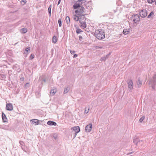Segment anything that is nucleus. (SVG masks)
<instances>
[{
    "label": "nucleus",
    "instance_id": "nucleus-1",
    "mask_svg": "<svg viewBox=\"0 0 156 156\" xmlns=\"http://www.w3.org/2000/svg\"><path fill=\"white\" fill-rule=\"evenodd\" d=\"M80 4L79 3V21L80 23L79 25L81 28L84 29L87 27L86 19L84 16L85 14L84 13L85 9L82 6L80 5Z\"/></svg>",
    "mask_w": 156,
    "mask_h": 156
},
{
    "label": "nucleus",
    "instance_id": "nucleus-2",
    "mask_svg": "<svg viewBox=\"0 0 156 156\" xmlns=\"http://www.w3.org/2000/svg\"><path fill=\"white\" fill-rule=\"evenodd\" d=\"M94 34L96 37L99 40L102 39L105 37L104 32L101 29L96 30Z\"/></svg>",
    "mask_w": 156,
    "mask_h": 156
},
{
    "label": "nucleus",
    "instance_id": "nucleus-3",
    "mask_svg": "<svg viewBox=\"0 0 156 156\" xmlns=\"http://www.w3.org/2000/svg\"><path fill=\"white\" fill-rule=\"evenodd\" d=\"M149 83L153 89L154 90H155V87L156 86V72L154 73L153 77L150 79Z\"/></svg>",
    "mask_w": 156,
    "mask_h": 156
},
{
    "label": "nucleus",
    "instance_id": "nucleus-4",
    "mask_svg": "<svg viewBox=\"0 0 156 156\" xmlns=\"http://www.w3.org/2000/svg\"><path fill=\"white\" fill-rule=\"evenodd\" d=\"M127 84L128 85V90L130 92H132L133 89V84L132 79H130L127 81Z\"/></svg>",
    "mask_w": 156,
    "mask_h": 156
},
{
    "label": "nucleus",
    "instance_id": "nucleus-5",
    "mask_svg": "<svg viewBox=\"0 0 156 156\" xmlns=\"http://www.w3.org/2000/svg\"><path fill=\"white\" fill-rule=\"evenodd\" d=\"M73 18L74 22L78 21V9H76L73 12Z\"/></svg>",
    "mask_w": 156,
    "mask_h": 156
},
{
    "label": "nucleus",
    "instance_id": "nucleus-6",
    "mask_svg": "<svg viewBox=\"0 0 156 156\" xmlns=\"http://www.w3.org/2000/svg\"><path fill=\"white\" fill-rule=\"evenodd\" d=\"M131 18L135 23H136L140 20V16L138 14L133 15Z\"/></svg>",
    "mask_w": 156,
    "mask_h": 156
},
{
    "label": "nucleus",
    "instance_id": "nucleus-7",
    "mask_svg": "<svg viewBox=\"0 0 156 156\" xmlns=\"http://www.w3.org/2000/svg\"><path fill=\"white\" fill-rule=\"evenodd\" d=\"M140 15L141 17L144 18L147 16V13L145 9L141 10L139 12Z\"/></svg>",
    "mask_w": 156,
    "mask_h": 156
},
{
    "label": "nucleus",
    "instance_id": "nucleus-8",
    "mask_svg": "<svg viewBox=\"0 0 156 156\" xmlns=\"http://www.w3.org/2000/svg\"><path fill=\"white\" fill-rule=\"evenodd\" d=\"M74 26L73 27V29L74 31L76 30V33L78 34V21L73 22Z\"/></svg>",
    "mask_w": 156,
    "mask_h": 156
},
{
    "label": "nucleus",
    "instance_id": "nucleus-9",
    "mask_svg": "<svg viewBox=\"0 0 156 156\" xmlns=\"http://www.w3.org/2000/svg\"><path fill=\"white\" fill-rule=\"evenodd\" d=\"M6 109L7 110L12 111L13 109V107L12 104L11 103L7 104Z\"/></svg>",
    "mask_w": 156,
    "mask_h": 156
},
{
    "label": "nucleus",
    "instance_id": "nucleus-10",
    "mask_svg": "<svg viewBox=\"0 0 156 156\" xmlns=\"http://www.w3.org/2000/svg\"><path fill=\"white\" fill-rule=\"evenodd\" d=\"M92 124L91 123L87 125L85 128L86 131L87 132H90L92 129Z\"/></svg>",
    "mask_w": 156,
    "mask_h": 156
},
{
    "label": "nucleus",
    "instance_id": "nucleus-11",
    "mask_svg": "<svg viewBox=\"0 0 156 156\" xmlns=\"http://www.w3.org/2000/svg\"><path fill=\"white\" fill-rule=\"evenodd\" d=\"M2 118L3 120V122H7V119L5 115L3 113H2Z\"/></svg>",
    "mask_w": 156,
    "mask_h": 156
},
{
    "label": "nucleus",
    "instance_id": "nucleus-12",
    "mask_svg": "<svg viewBox=\"0 0 156 156\" xmlns=\"http://www.w3.org/2000/svg\"><path fill=\"white\" fill-rule=\"evenodd\" d=\"M47 124L50 126H55L57 125L56 123L55 122L49 121L47 122Z\"/></svg>",
    "mask_w": 156,
    "mask_h": 156
},
{
    "label": "nucleus",
    "instance_id": "nucleus-13",
    "mask_svg": "<svg viewBox=\"0 0 156 156\" xmlns=\"http://www.w3.org/2000/svg\"><path fill=\"white\" fill-rule=\"evenodd\" d=\"M77 127H78V126H74L71 128V129H73L75 132V133L74 137L76 136L77 134V133H78V131H76L77 130V129H78Z\"/></svg>",
    "mask_w": 156,
    "mask_h": 156
},
{
    "label": "nucleus",
    "instance_id": "nucleus-14",
    "mask_svg": "<svg viewBox=\"0 0 156 156\" xmlns=\"http://www.w3.org/2000/svg\"><path fill=\"white\" fill-rule=\"evenodd\" d=\"M142 141H140L139 140V139L138 138H136L135 139H133V143L136 144V145H137V144H138L139 142H142Z\"/></svg>",
    "mask_w": 156,
    "mask_h": 156
},
{
    "label": "nucleus",
    "instance_id": "nucleus-15",
    "mask_svg": "<svg viewBox=\"0 0 156 156\" xmlns=\"http://www.w3.org/2000/svg\"><path fill=\"white\" fill-rule=\"evenodd\" d=\"M30 122L33 124L35 123L36 125H38L39 124V120L37 119L31 120Z\"/></svg>",
    "mask_w": 156,
    "mask_h": 156
},
{
    "label": "nucleus",
    "instance_id": "nucleus-16",
    "mask_svg": "<svg viewBox=\"0 0 156 156\" xmlns=\"http://www.w3.org/2000/svg\"><path fill=\"white\" fill-rule=\"evenodd\" d=\"M19 143L20 144L21 147L22 148V149L25 152H26V151L23 148V146H24L25 144L22 141H20Z\"/></svg>",
    "mask_w": 156,
    "mask_h": 156
},
{
    "label": "nucleus",
    "instance_id": "nucleus-17",
    "mask_svg": "<svg viewBox=\"0 0 156 156\" xmlns=\"http://www.w3.org/2000/svg\"><path fill=\"white\" fill-rule=\"evenodd\" d=\"M57 40L58 39L57 38L56 36H54L52 39V42L53 43H55L57 41Z\"/></svg>",
    "mask_w": 156,
    "mask_h": 156
},
{
    "label": "nucleus",
    "instance_id": "nucleus-18",
    "mask_svg": "<svg viewBox=\"0 0 156 156\" xmlns=\"http://www.w3.org/2000/svg\"><path fill=\"white\" fill-rule=\"evenodd\" d=\"M130 32V29H125L123 30V33L125 35H127Z\"/></svg>",
    "mask_w": 156,
    "mask_h": 156
},
{
    "label": "nucleus",
    "instance_id": "nucleus-19",
    "mask_svg": "<svg viewBox=\"0 0 156 156\" xmlns=\"http://www.w3.org/2000/svg\"><path fill=\"white\" fill-rule=\"evenodd\" d=\"M137 84L139 87H140L142 85V82L140 81V78H138L137 81L136 82Z\"/></svg>",
    "mask_w": 156,
    "mask_h": 156
},
{
    "label": "nucleus",
    "instance_id": "nucleus-20",
    "mask_svg": "<svg viewBox=\"0 0 156 156\" xmlns=\"http://www.w3.org/2000/svg\"><path fill=\"white\" fill-rule=\"evenodd\" d=\"M56 92V89L51 90L50 91V94L52 96L54 95Z\"/></svg>",
    "mask_w": 156,
    "mask_h": 156
},
{
    "label": "nucleus",
    "instance_id": "nucleus-21",
    "mask_svg": "<svg viewBox=\"0 0 156 156\" xmlns=\"http://www.w3.org/2000/svg\"><path fill=\"white\" fill-rule=\"evenodd\" d=\"M69 90V88L68 87H65L64 89V94H65L67 93Z\"/></svg>",
    "mask_w": 156,
    "mask_h": 156
},
{
    "label": "nucleus",
    "instance_id": "nucleus-22",
    "mask_svg": "<svg viewBox=\"0 0 156 156\" xmlns=\"http://www.w3.org/2000/svg\"><path fill=\"white\" fill-rule=\"evenodd\" d=\"M30 47H28L27 48H26V49L25 50V51H26V52H24V54H26V57L27 56V55L28 54V52L29 51H30Z\"/></svg>",
    "mask_w": 156,
    "mask_h": 156
},
{
    "label": "nucleus",
    "instance_id": "nucleus-23",
    "mask_svg": "<svg viewBox=\"0 0 156 156\" xmlns=\"http://www.w3.org/2000/svg\"><path fill=\"white\" fill-rule=\"evenodd\" d=\"M0 78H2V80H4L6 78V75L3 74H0Z\"/></svg>",
    "mask_w": 156,
    "mask_h": 156
},
{
    "label": "nucleus",
    "instance_id": "nucleus-24",
    "mask_svg": "<svg viewBox=\"0 0 156 156\" xmlns=\"http://www.w3.org/2000/svg\"><path fill=\"white\" fill-rule=\"evenodd\" d=\"M51 5L49 7L48 9V12L50 16H51Z\"/></svg>",
    "mask_w": 156,
    "mask_h": 156
},
{
    "label": "nucleus",
    "instance_id": "nucleus-25",
    "mask_svg": "<svg viewBox=\"0 0 156 156\" xmlns=\"http://www.w3.org/2000/svg\"><path fill=\"white\" fill-rule=\"evenodd\" d=\"M66 21V22L67 24H68L70 23V18L69 16H67L66 19H65Z\"/></svg>",
    "mask_w": 156,
    "mask_h": 156
},
{
    "label": "nucleus",
    "instance_id": "nucleus-26",
    "mask_svg": "<svg viewBox=\"0 0 156 156\" xmlns=\"http://www.w3.org/2000/svg\"><path fill=\"white\" fill-rule=\"evenodd\" d=\"M21 31L23 33H25L27 32V29L25 28H23L21 29Z\"/></svg>",
    "mask_w": 156,
    "mask_h": 156
},
{
    "label": "nucleus",
    "instance_id": "nucleus-27",
    "mask_svg": "<svg viewBox=\"0 0 156 156\" xmlns=\"http://www.w3.org/2000/svg\"><path fill=\"white\" fill-rule=\"evenodd\" d=\"M27 2L26 0H21L20 3L22 5H24Z\"/></svg>",
    "mask_w": 156,
    "mask_h": 156
},
{
    "label": "nucleus",
    "instance_id": "nucleus-28",
    "mask_svg": "<svg viewBox=\"0 0 156 156\" xmlns=\"http://www.w3.org/2000/svg\"><path fill=\"white\" fill-rule=\"evenodd\" d=\"M73 8L74 9H78V3L73 5Z\"/></svg>",
    "mask_w": 156,
    "mask_h": 156
},
{
    "label": "nucleus",
    "instance_id": "nucleus-29",
    "mask_svg": "<svg viewBox=\"0 0 156 156\" xmlns=\"http://www.w3.org/2000/svg\"><path fill=\"white\" fill-rule=\"evenodd\" d=\"M58 23L59 24V26L61 27L62 26V20L61 19H59L58 20Z\"/></svg>",
    "mask_w": 156,
    "mask_h": 156
},
{
    "label": "nucleus",
    "instance_id": "nucleus-30",
    "mask_svg": "<svg viewBox=\"0 0 156 156\" xmlns=\"http://www.w3.org/2000/svg\"><path fill=\"white\" fill-rule=\"evenodd\" d=\"M145 118V117L144 116H143L142 117H141L139 119V121L140 122H142V121Z\"/></svg>",
    "mask_w": 156,
    "mask_h": 156
},
{
    "label": "nucleus",
    "instance_id": "nucleus-31",
    "mask_svg": "<svg viewBox=\"0 0 156 156\" xmlns=\"http://www.w3.org/2000/svg\"><path fill=\"white\" fill-rule=\"evenodd\" d=\"M78 1H77L75 0L72 1L71 2V5H73V4L75 5V4H76L77 3H78Z\"/></svg>",
    "mask_w": 156,
    "mask_h": 156
},
{
    "label": "nucleus",
    "instance_id": "nucleus-32",
    "mask_svg": "<svg viewBox=\"0 0 156 156\" xmlns=\"http://www.w3.org/2000/svg\"><path fill=\"white\" fill-rule=\"evenodd\" d=\"M106 59V57H103L101 58L100 60L101 61H105Z\"/></svg>",
    "mask_w": 156,
    "mask_h": 156
},
{
    "label": "nucleus",
    "instance_id": "nucleus-33",
    "mask_svg": "<svg viewBox=\"0 0 156 156\" xmlns=\"http://www.w3.org/2000/svg\"><path fill=\"white\" fill-rule=\"evenodd\" d=\"M34 57V54H32L30 57V60L33 59Z\"/></svg>",
    "mask_w": 156,
    "mask_h": 156
},
{
    "label": "nucleus",
    "instance_id": "nucleus-34",
    "mask_svg": "<svg viewBox=\"0 0 156 156\" xmlns=\"http://www.w3.org/2000/svg\"><path fill=\"white\" fill-rule=\"evenodd\" d=\"M156 0H147V2L149 3H152L154 2Z\"/></svg>",
    "mask_w": 156,
    "mask_h": 156
},
{
    "label": "nucleus",
    "instance_id": "nucleus-35",
    "mask_svg": "<svg viewBox=\"0 0 156 156\" xmlns=\"http://www.w3.org/2000/svg\"><path fill=\"white\" fill-rule=\"evenodd\" d=\"M154 13L153 12H151L150 14L148 15V18H150L151 16V15H154Z\"/></svg>",
    "mask_w": 156,
    "mask_h": 156
},
{
    "label": "nucleus",
    "instance_id": "nucleus-36",
    "mask_svg": "<svg viewBox=\"0 0 156 156\" xmlns=\"http://www.w3.org/2000/svg\"><path fill=\"white\" fill-rule=\"evenodd\" d=\"M12 71L11 70H9L8 72V74L9 76H10L12 73Z\"/></svg>",
    "mask_w": 156,
    "mask_h": 156
},
{
    "label": "nucleus",
    "instance_id": "nucleus-37",
    "mask_svg": "<svg viewBox=\"0 0 156 156\" xmlns=\"http://www.w3.org/2000/svg\"><path fill=\"white\" fill-rule=\"evenodd\" d=\"M20 80L22 81L24 80V78L23 77L22 75L20 76Z\"/></svg>",
    "mask_w": 156,
    "mask_h": 156
},
{
    "label": "nucleus",
    "instance_id": "nucleus-38",
    "mask_svg": "<svg viewBox=\"0 0 156 156\" xmlns=\"http://www.w3.org/2000/svg\"><path fill=\"white\" fill-rule=\"evenodd\" d=\"M89 108H88V109L87 110L86 109L85 110V111H84V113L85 114H86L87 113H88V112H89Z\"/></svg>",
    "mask_w": 156,
    "mask_h": 156
},
{
    "label": "nucleus",
    "instance_id": "nucleus-39",
    "mask_svg": "<svg viewBox=\"0 0 156 156\" xmlns=\"http://www.w3.org/2000/svg\"><path fill=\"white\" fill-rule=\"evenodd\" d=\"M79 38L80 40V41H81L83 40V37L81 36H79Z\"/></svg>",
    "mask_w": 156,
    "mask_h": 156
},
{
    "label": "nucleus",
    "instance_id": "nucleus-40",
    "mask_svg": "<svg viewBox=\"0 0 156 156\" xmlns=\"http://www.w3.org/2000/svg\"><path fill=\"white\" fill-rule=\"evenodd\" d=\"M70 53L72 54H73L75 52V51H71V50H70Z\"/></svg>",
    "mask_w": 156,
    "mask_h": 156
},
{
    "label": "nucleus",
    "instance_id": "nucleus-41",
    "mask_svg": "<svg viewBox=\"0 0 156 156\" xmlns=\"http://www.w3.org/2000/svg\"><path fill=\"white\" fill-rule=\"evenodd\" d=\"M110 55V54H108L106 56H105V57H106V59L108 58V57Z\"/></svg>",
    "mask_w": 156,
    "mask_h": 156
},
{
    "label": "nucleus",
    "instance_id": "nucleus-42",
    "mask_svg": "<svg viewBox=\"0 0 156 156\" xmlns=\"http://www.w3.org/2000/svg\"><path fill=\"white\" fill-rule=\"evenodd\" d=\"M110 55V54H108L106 56H105V57H106V59L108 58V57Z\"/></svg>",
    "mask_w": 156,
    "mask_h": 156
},
{
    "label": "nucleus",
    "instance_id": "nucleus-43",
    "mask_svg": "<svg viewBox=\"0 0 156 156\" xmlns=\"http://www.w3.org/2000/svg\"><path fill=\"white\" fill-rule=\"evenodd\" d=\"M29 83H26L25 84V87H27V86H29Z\"/></svg>",
    "mask_w": 156,
    "mask_h": 156
},
{
    "label": "nucleus",
    "instance_id": "nucleus-44",
    "mask_svg": "<svg viewBox=\"0 0 156 156\" xmlns=\"http://www.w3.org/2000/svg\"><path fill=\"white\" fill-rule=\"evenodd\" d=\"M78 56V55L76 54H74L73 56L74 58H75L77 57Z\"/></svg>",
    "mask_w": 156,
    "mask_h": 156
},
{
    "label": "nucleus",
    "instance_id": "nucleus-45",
    "mask_svg": "<svg viewBox=\"0 0 156 156\" xmlns=\"http://www.w3.org/2000/svg\"><path fill=\"white\" fill-rule=\"evenodd\" d=\"M82 32L83 31L81 29H79V34Z\"/></svg>",
    "mask_w": 156,
    "mask_h": 156
},
{
    "label": "nucleus",
    "instance_id": "nucleus-46",
    "mask_svg": "<svg viewBox=\"0 0 156 156\" xmlns=\"http://www.w3.org/2000/svg\"><path fill=\"white\" fill-rule=\"evenodd\" d=\"M85 1V0H79V3H80V2L82 3V1Z\"/></svg>",
    "mask_w": 156,
    "mask_h": 156
},
{
    "label": "nucleus",
    "instance_id": "nucleus-47",
    "mask_svg": "<svg viewBox=\"0 0 156 156\" xmlns=\"http://www.w3.org/2000/svg\"><path fill=\"white\" fill-rule=\"evenodd\" d=\"M43 81L44 82H46V80L45 79H44L43 80Z\"/></svg>",
    "mask_w": 156,
    "mask_h": 156
},
{
    "label": "nucleus",
    "instance_id": "nucleus-48",
    "mask_svg": "<svg viewBox=\"0 0 156 156\" xmlns=\"http://www.w3.org/2000/svg\"><path fill=\"white\" fill-rule=\"evenodd\" d=\"M60 1L58 2V5L60 3Z\"/></svg>",
    "mask_w": 156,
    "mask_h": 156
},
{
    "label": "nucleus",
    "instance_id": "nucleus-49",
    "mask_svg": "<svg viewBox=\"0 0 156 156\" xmlns=\"http://www.w3.org/2000/svg\"><path fill=\"white\" fill-rule=\"evenodd\" d=\"M78 128H79V132L80 131V128L79 126Z\"/></svg>",
    "mask_w": 156,
    "mask_h": 156
},
{
    "label": "nucleus",
    "instance_id": "nucleus-50",
    "mask_svg": "<svg viewBox=\"0 0 156 156\" xmlns=\"http://www.w3.org/2000/svg\"><path fill=\"white\" fill-rule=\"evenodd\" d=\"M131 153H132V152H131V153H128L127 154V155H129V154H131Z\"/></svg>",
    "mask_w": 156,
    "mask_h": 156
},
{
    "label": "nucleus",
    "instance_id": "nucleus-51",
    "mask_svg": "<svg viewBox=\"0 0 156 156\" xmlns=\"http://www.w3.org/2000/svg\"><path fill=\"white\" fill-rule=\"evenodd\" d=\"M83 34H86V33H85V32H84V33H83Z\"/></svg>",
    "mask_w": 156,
    "mask_h": 156
},
{
    "label": "nucleus",
    "instance_id": "nucleus-52",
    "mask_svg": "<svg viewBox=\"0 0 156 156\" xmlns=\"http://www.w3.org/2000/svg\"><path fill=\"white\" fill-rule=\"evenodd\" d=\"M155 4L156 5V1L155 2Z\"/></svg>",
    "mask_w": 156,
    "mask_h": 156
},
{
    "label": "nucleus",
    "instance_id": "nucleus-53",
    "mask_svg": "<svg viewBox=\"0 0 156 156\" xmlns=\"http://www.w3.org/2000/svg\"><path fill=\"white\" fill-rule=\"evenodd\" d=\"M58 1H60V2H61V0H58Z\"/></svg>",
    "mask_w": 156,
    "mask_h": 156
}]
</instances>
